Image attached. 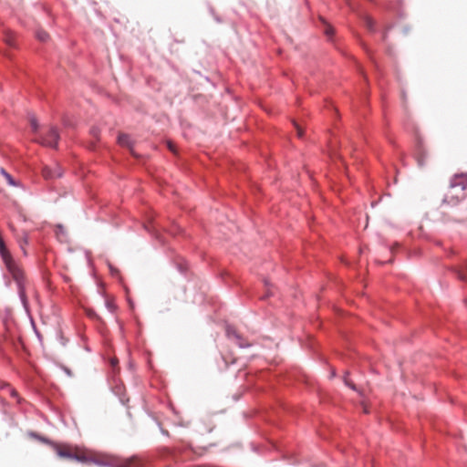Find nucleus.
<instances>
[{"instance_id":"nucleus-14","label":"nucleus","mask_w":467,"mask_h":467,"mask_svg":"<svg viewBox=\"0 0 467 467\" xmlns=\"http://www.w3.org/2000/svg\"><path fill=\"white\" fill-rule=\"evenodd\" d=\"M333 32H334V31H333V28H332L330 26L327 25V26H326V28H325V33H326L327 36H332V35H333Z\"/></svg>"},{"instance_id":"nucleus-8","label":"nucleus","mask_w":467,"mask_h":467,"mask_svg":"<svg viewBox=\"0 0 467 467\" xmlns=\"http://www.w3.org/2000/svg\"><path fill=\"white\" fill-rule=\"evenodd\" d=\"M118 142L120 146L127 147L128 149H130V152L134 154L132 150L133 143L130 137L128 134H119L118 137Z\"/></svg>"},{"instance_id":"nucleus-7","label":"nucleus","mask_w":467,"mask_h":467,"mask_svg":"<svg viewBox=\"0 0 467 467\" xmlns=\"http://www.w3.org/2000/svg\"><path fill=\"white\" fill-rule=\"evenodd\" d=\"M454 196H456V202H459V200L463 197V189H460L456 185L451 186L445 196V201L448 202H452V201L449 199H452Z\"/></svg>"},{"instance_id":"nucleus-3","label":"nucleus","mask_w":467,"mask_h":467,"mask_svg":"<svg viewBox=\"0 0 467 467\" xmlns=\"http://www.w3.org/2000/svg\"><path fill=\"white\" fill-rule=\"evenodd\" d=\"M42 175L46 180H53L62 175V169L57 163L52 166H45L42 170Z\"/></svg>"},{"instance_id":"nucleus-10","label":"nucleus","mask_w":467,"mask_h":467,"mask_svg":"<svg viewBox=\"0 0 467 467\" xmlns=\"http://www.w3.org/2000/svg\"><path fill=\"white\" fill-rule=\"evenodd\" d=\"M365 24H366V26L369 29V30H373L374 28V25H375V22L374 20L369 17V16H366L365 17Z\"/></svg>"},{"instance_id":"nucleus-22","label":"nucleus","mask_w":467,"mask_h":467,"mask_svg":"<svg viewBox=\"0 0 467 467\" xmlns=\"http://www.w3.org/2000/svg\"><path fill=\"white\" fill-rule=\"evenodd\" d=\"M247 374L246 373H244V375H238V377H246Z\"/></svg>"},{"instance_id":"nucleus-9","label":"nucleus","mask_w":467,"mask_h":467,"mask_svg":"<svg viewBox=\"0 0 467 467\" xmlns=\"http://www.w3.org/2000/svg\"><path fill=\"white\" fill-rule=\"evenodd\" d=\"M36 37L38 38V40H40L42 42H45V41H47L48 39L49 36L44 30H38L36 32Z\"/></svg>"},{"instance_id":"nucleus-13","label":"nucleus","mask_w":467,"mask_h":467,"mask_svg":"<svg viewBox=\"0 0 467 467\" xmlns=\"http://www.w3.org/2000/svg\"><path fill=\"white\" fill-rule=\"evenodd\" d=\"M30 125L32 127L33 131H36L37 130L38 124L36 118L32 117L30 119Z\"/></svg>"},{"instance_id":"nucleus-6","label":"nucleus","mask_w":467,"mask_h":467,"mask_svg":"<svg viewBox=\"0 0 467 467\" xmlns=\"http://www.w3.org/2000/svg\"><path fill=\"white\" fill-rule=\"evenodd\" d=\"M5 185L16 186L15 179L3 168H0V192L4 190Z\"/></svg>"},{"instance_id":"nucleus-24","label":"nucleus","mask_w":467,"mask_h":467,"mask_svg":"<svg viewBox=\"0 0 467 467\" xmlns=\"http://www.w3.org/2000/svg\"><path fill=\"white\" fill-rule=\"evenodd\" d=\"M70 288H71V293H75V291H74V289H73L72 285H70Z\"/></svg>"},{"instance_id":"nucleus-23","label":"nucleus","mask_w":467,"mask_h":467,"mask_svg":"<svg viewBox=\"0 0 467 467\" xmlns=\"http://www.w3.org/2000/svg\"><path fill=\"white\" fill-rule=\"evenodd\" d=\"M65 280H66L67 282H69V281H70V279H69L68 277H67V276L65 277Z\"/></svg>"},{"instance_id":"nucleus-4","label":"nucleus","mask_w":467,"mask_h":467,"mask_svg":"<svg viewBox=\"0 0 467 467\" xmlns=\"http://www.w3.org/2000/svg\"><path fill=\"white\" fill-rule=\"evenodd\" d=\"M89 463H95L97 465H108L110 463V459L105 454L99 453L97 451L89 450Z\"/></svg>"},{"instance_id":"nucleus-12","label":"nucleus","mask_w":467,"mask_h":467,"mask_svg":"<svg viewBox=\"0 0 467 467\" xmlns=\"http://www.w3.org/2000/svg\"><path fill=\"white\" fill-rule=\"evenodd\" d=\"M64 230L61 226H58L57 227V238L60 240V241H63V238H64Z\"/></svg>"},{"instance_id":"nucleus-2","label":"nucleus","mask_w":467,"mask_h":467,"mask_svg":"<svg viewBox=\"0 0 467 467\" xmlns=\"http://www.w3.org/2000/svg\"><path fill=\"white\" fill-rule=\"evenodd\" d=\"M59 139L58 131L56 127H49L47 133L38 140L41 144L47 147L55 148Z\"/></svg>"},{"instance_id":"nucleus-1","label":"nucleus","mask_w":467,"mask_h":467,"mask_svg":"<svg viewBox=\"0 0 467 467\" xmlns=\"http://www.w3.org/2000/svg\"><path fill=\"white\" fill-rule=\"evenodd\" d=\"M0 254L14 280L17 283L19 287V293L21 297L25 296L24 287L26 283V277L24 270L19 265H17L11 257L7 251L4 241L0 238Z\"/></svg>"},{"instance_id":"nucleus-11","label":"nucleus","mask_w":467,"mask_h":467,"mask_svg":"<svg viewBox=\"0 0 467 467\" xmlns=\"http://www.w3.org/2000/svg\"><path fill=\"white\" fill-rule=\"evenodd\" d=\"M426 154L422 151L417 156V161L419 166H423L425 163Z\"/></svg>"},{"instance_id":"nucleus-17","label":"nucleus","mask_w":467,"mask_h":467,"mask_svg":"<svg viewBox=\"0 0 467 467\" xmlns=\"http://www.w3.org/2000/svg\"><path fill=\"white\" fill-rule=\"evenodd\" d=\"M296 132H297V136L299 138H301L303 136V130L301 129V127H299L298 125L296 124Z\"/></svg>"},{"instance_id":"nucleus-19","label":"nucleus","mask_w":467,"mask_h":467,"mask_svg":"<svg viewBox=\"0 0 467 467\" xmlns=\"http://www.w3.org/2000/svg\"><path fill=\"white\" fill-rule=\"evenodd\" d=\"M346 382V385L349 388H351L352 389H356V387L355 385L353 384V381H349V380H347L345 381Z\"/></svg>"},{"instance_id":"nucleus-15","label":"nucleus","mask_w":467,"mask_h":467,"mask_svg":"<svg viewBox=\"0 0 467 467\" xmlns=\"http://www.w3.org/2000/svg\"><path fill=\"white\" fill-rule=\"evenodd\" d=\"M118 363H119L118 358H112L110 359V366L112 367V368H116V366L118 365Z\"/></svg>"},{"instance_id":"nucleus-5","label":"nucleus","mask_w":467,"mask_h":467,"mask_svg":"<svg viewBox=\"0 0 467 467\" xmlns=\"http://www.w3.org/2000/svg\"><path fill=\"white\" fill-rule=\"evenodd\" d=\"M226 335L230 339L234 340L241 348L249 346V344L245 342V340L236 331V329L234 327H227Z\"/></svg>"},{"instance_id":"nucleus-18","label":"nucleus","mask_w":467,"mask_h":467,"mask_svg":"<svg viewBox=\"0 0 467 467\" xmlns=\"http://www.w3.org/2000/svg\"><path fill=\"white\" fill-rule=\"evenodd\" d=\"M168 148L171 151L175 152V146L171 141H168Z\"/></svg>"},{"instance_id":"nucleus-20","label":"nucleus","mask_w":467,"mask_h":467,"mask_svg":"<svg viewBox=\"0 0 467 467\" xmlns=\"http://www.w3.org/2000/svg\"><path fill=\"white\" fill-rule=\"evenodd\" d=\"M363 411L365 413H368V408H367V406L365 404H363Z\"/></svg>"},{"instance_id":"nucleus-21","label":"nucleus","mask_w":467,"mask_h":467,"mask_svg":"<svg viewBox=\"0 0 467 467\" xmlns=\"http://www.w3.org/2000/svg\"><path fill=\"white\" fill-rule=\"evenodd\" d=\"M67 376H69V377H71V376H72V374L70 373V371H69V370H67Z\"/></svg>"},{"instance_id":"nucleus-16","label":"nucleus","mask_w":467,"mask_h":467,"mask_svg":"<svg viewBox=\"0 0 467 467\" xmlns=\"http://www.w3.org/2000/svg\"><path fill=\"white\" fill-rule=\"evenodd\" d=\"M5 42L7 45L9 46H13V38L11 36H6L5 38Z\"/></svg>"}]
</instances>
